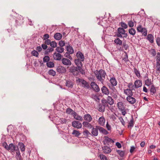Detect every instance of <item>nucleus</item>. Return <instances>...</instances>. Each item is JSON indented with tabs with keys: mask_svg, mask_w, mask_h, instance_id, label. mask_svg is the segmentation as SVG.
Wrapping results in <instances>:
<instances>
[{
	"mask_svg": "<svg viewBox=\"0 0 160 160\" xmlns=\"http://www.w3.org/2000/svg\"><path fill=\"white\" fill-rule=\"evenodd\" d=\"M120 25L122 28L124 29H126L128 28V25L124 22H121L120 23Z\"/></svg>",
	"mask_w": 160,
	"mask_h": 160,
	"instance_id": "a18cd8bd",
	"label": "nucleus"
},
{
	"mask_svg": "<svg viewBox=\"0 0 160 160\" xmlns=\"http://www.w3.org/2000/svg\"><path fill=\"white\" fill-rule=\"evenodd\" d=\"M114 42L117 44H118L121 45L122 44V41L120 40L119 38H117L114 40Z\"/></svg>",
	"mask_w": 160,
	"mask_h": 160,
	"instance_id": "79ce46f5",
	"label": "nucleus"
},
{
	"mask_svg": "<svg viewBox=\"0 0 160 160\" xmlns=\"http://www.w3.org/2000/svg\"><path fill=\"white\" fill-rule=\"evenodd\" d=\"M150 92L152 95L155 94L156 92V89L154 85H152L150 89Z\"/></svg>",
	"mask_w": 160,
	"mask_h": 160,
	"instance_id": "72a5a7b5",
	"label": "nucleus"
},
{
	"mask_svg": "<svg viewBox=\"0 0 160 160\" xmlns=\"http://www.w3.org/2000/svg\"><path fill=\"white\" fill-rule=\"evenodd\" d=\"M105 122V119L103 117H100L98 119L99 124L101 126H103Z\"/></svg>",
	"mask_w": 160,
	"mask_h": 160,
	"instance_id": "c756f323",
	"label": "nucleus"
},
{
	"mask_svg": "<svg viewBox=\"0 0 160 160\" xmlns=\"http://www.w3.org/2000/svg\"><path fill=\"white\" fill-rule=\"evenodd\" d=\"M96 128H98V130L99 132L104 135H107L108 134V132L105 129L99 126H97Z\"/></svg>",
	"mask_w": 160,
	"mask_h": 160,
	"instance_id": "aec40b11",
	"label": "nucleus"
},
{
	"mask_svg": "<svg viewBox=\"0 0 160 160\" xmlns=\"http://www.w3.org/2000/svg\"><path fill=\"white\" fill-rule=\"evenodd\" d=\"M56 71L59 74L62 73L66 72V69L63 67L59 66L57 67Z\"/></svg>",
	"mask_w": 160,
	"mask_h": 160,
	"instance_id": "f8f14e48",
	"label": "nucleus"
},
{
	"mask_svg": "<svg viewBox=\"0 0 160 160\" xmlns=\"http://www.w3.org/2000/svg\"><path fill=\"white\" fill-rule=\"evenodd\" d=\"M56 50L59 53H61L63 52L64 48L62 47H58L56 48Z\"/></svg>",
	"mask_w": 160,
	"mask_h": 160,
	"instance_id": "09e8293b",
	"label": "nucleus"
},
{
	"mask_svg": "<svg viewBox=\"0 0 160 160\" xmlns=\"http://www.w3.org/2000/svg\"><path fill=\"white\" fill-rule=\"evenodd\" d=\"M94 73L98 80L100 81L103 84L106 75V73L105 71L101 69L99 71L98 70H96Z\"/></svg>",
	"mask_w": 160,
	"mask_h": 160,
	"instance_id": "f257e3e1",
	"label": "nucleus"
},
{
	"mask_svg": "<svg viewBox=\"0 0 160 160\" xmlns=\"http://www.w3.org/2000/svg\"><path fill=\"white\" fill-rule=\"evenodd\" d=\"M98 128H96V126L95 128H93L92 129L91 132V135L94 136H97L98 134Z\"/></svg>",
	"mask_w": 160,
	"mask_h": 160,
	"instance_id": "6ab92c4d",
	"label": "nucleus"
},
{
	"mask_svg": "<svg viewBox=\"0 0 160 160\" xmlns=\"http://www.w3.org/2000/svg\"><path fill=\"white\" fill-rule=\"evenodd\" d=\"M68 45L66 47V49L68 52H66L65 56L67 58L72 60V58L71 57V56H70V54H72L74 52V50L70 46L69 43Z\"/></svg>",
	"mask_w": 160,
	"mask_h": 160,
	"instance_id": "7ed1b4c3",
	"label": "nucleus"
},
{
	"mask_svg": "<svg viewBox=\"0 0 160 160\" xmlns=\"http://www.w3.org/2000/svg\"><path fill=\"white\" fill-rule=\"evenodd\" d=\"M156 43L160 47V38L158 37L156 39Z\"/></svg>",
	"mask_w": 160,
	"mask_h": 160,
	"instance_id": "338daca9",
	"label": "nucleus"
},
{
	"mask_svg": "<svg viewBox=\"0 0 160 160\" xmlns=\"http://www.w3.org/2000/svg\"><path fill=\"white\" fill-rule=\"evenodd\" d=\"M59 44L61 47H62L65 45V43L64 41L61 40L59 41Z\"/></svg>",
	"mask_w": 160,
	"mask_h": 160,
	"instance_id": "0e129e2a",
	"label": "nucleus"
},
{
	"mask_svg": "<svg viewBox=\"0 0 160 160\" xmlns=\"http://www.w3.org/2000/svg\"><path fill=\"white\" fill-rule=\"evenodd\" d=\"M122 47L125 50H127L129 48L128 45L126 43L125 41L123 42L122 44Z\"/></svg>",
	"mask_w": 160,
	"mask_h": 160,
	"instance_id": "3c124183",
	"label": "nucleus"
},
{
	"mask_svg": "<svg viewBox=\"0 0 160 160\" xmlns=\"http://www.w3.org/2000/svg\"><path fill=\"white\" fill-rule=\"evenodd\" d=\"M125 32V31L123 28L120 27L117 30V36L118 37L122 38V35L124 34Z\"/></svg>",
	"mask_w": 160,
	"mask_h": 160,
	"instance_id": "1a4fd4ad",
	"label": "nucleus"
},
{
	"mask_svg": "<svg viewBox=\"0 0 160 160\" xmlns=\"http://www.w3.org/2000/svg\"><path fill=\"white\" fill-rule=\"evenodd\" d=\"M150 52L151 54L152 55V56H155L156 54V52L155 49H151L150 50Z\"/></svg>",
	"mask_w": 160,
	"mask_h": 160,
	"instance_id": "4d7b16f0",
	"label": "nucleus"
},
{
	"mask_svg": "<svg viewBox=\"0 0 160 160\" xmlns=\"http://www.w3.org/2000/svg\"><path fill=\"white\" fill-rule=\"evenodd\" d=\"M107 106L109 107V105H112L114 103V101L112 98L110 96H108L106 99H102Z\"/></svg>",
	"mask_w": 160,
	"mask_h": 160,
	"instance_id": "39448f33",
	"label": "nucleus"
},
{
	"mask_svg": "<svg viewBox=\"0 0 160 160\" xmlns=\"http://www.w3.org/2000/svg\"><path fill=\"white\" fill-rule=\"evenodd\" d=\"M83 118L86 122H90L92 119L91 115L89 114H85Z\"/></svg>",
	"mask_w": 160,
	"mask_h": 160,
	"instance_id": "4be33fe9",
	"label": "nucleus"
},
{
	"mask_svg": "<svg viewBox=\"0 0 160 160\" xmlns=\"http://www.w3.org/2000/svg\"><path fill=\"white\" fill-rule=\"evenodd\" d=\"M72 126L75 128H82V124L79 121H74L72 123Z\"/></svg>",
	"mask_w": 160,
	"mask_h": 160,
	"instance_id": "9d476101",
	"label": "nucleus"
},
{
	"mask_svg": "<svg viewBox=\"0 0 160 160\" xmlns=\"http://www.w3.org/2000/svg\"><path fill=\"white\" fill-rule=\"evenodd\" d=\"M31 53L32 55L36 57H38V52L35 50H33L32 51Z\"/></svg>",
	"mask_w": 160,
	"mask_h": 160,
	"instance_id": "052dcab7",
	"label": "nucleus"
},
{
	"mask_svg": "<svg viewBox=\"0 0 160 160\" xmlns=\"http://www.w3.org/2000/svg\"><path fill=\"white\" fill-rule=\"evenodd\" d=\"M134 72L136 76L139 78L141 76L138 70L135 68H134Z\"/></svg>",
	"mask_w": 160,
	"mask_h": 160,
	"instance_id": "8fccbe9b",
	"label": "nucleus"
},
{
	"mask_svg": "<svg viewBox=\"0 0 160 160\" xmlns=\"http://www.w3.org/2000/svg\"><path fill=\"white\" fill-rule=\"evenodd\" d=\"M50 45L52 48H56L57 47V43L55 41H52L51 42Z\"/></svg>",
	"mask_w": 160,
	"mask_h": 160,
	"instance_id": "864d4df0",
	"label": "nucleus"
},
{
	"mask_svg": "<svg viewBox=\"0 0 160 160\" xmlns=\"http://www.w3.org/2000/svg\"><path fill=\"white\" fill-rule=\"evenodd\" d=\"M72 134L76 137H78L80 135L81 133L79 131L74 130H73Z\"/></svg>",
	"mask_w": 160,
	"mask_h": 160,
	"instance_id": "58836bf2",
	"label": "nucleus"
},
{
	"mask_svg": "<svg viewBox=\"0 0 160 160\" xmlns=\"http://www.w3.org/2000/svg\"><path fill=\"white\" fill-rule=\"evenodd\" d=\"M67 121V120L64 118H61L59 120V122L62 124L66 123Z\"/></svg>",
	"mask_w": 160,
	"mask_h": 160,
	"instance_id": "bf43d9fd",
	"label": "nucleus"
},
{
	"mask_svg": "<svg viewBox=\"0 0 160 160\" xmlns=\"http://www.w3.org/2000/svg\"><path fill=\"white\" fill-rule=\"evenodd\" d=\"M145 84L146 85L148 86H150L151 84V79H147L145 81Z\"/></svg>",
	"mask_w": 160,
	"mask_h": 160,
	"instance_id": "de8ad7c7",
	"label": "nucleus"
},
{
	"mask_svg": "<svg viewBox=\"0 0 160 160\" xmlns=\"http://www.w3.org/2000/svg\"><path fill=\"white\" fill-rule=\"evenodd\" d=\"M75 112L73 111L72 109L70 108H68L66 109V112L68 114H71L72 115H73V114H74V112Z\"/></svg>",
	"mask_w": 160,
	"mask_h": 160,
	"instance_id": "ea45409f",
	"label": "nucleus"
},
{
	"mask_svg": "<svg viewBox=\"0 0 160 160\" xmlns=\"http://www.w3.org/2000/svg\"><path fill=\"white\" fill-rule=\"evenodd\" d=\"M62 63L65 65H70L71 64V61H62Z\"/></svg>",
	"mask_w": 160,
	"mask_h": 160,
	"instance_id": "49530a36",
	"label": "nucleus"
},
{
	"mask_svg": "<svg viewBox=\"0 0 160 160\" xmlns=\"http://www.w3.org/2000/svg\"><path fill=\"white\" fill-rule=\"evenodd\" d=\"M79 82H81L82 85V86L84 88L89 89L90 88V85L85 80L80 78H78L77 80Z\"/></svg>",
	"mask_w": 160,
	"mask_h": 160,
	"instance_id": "423d86ee",
	"label": "nucleus"
},
{
	"mask_svg": "<svg viewBox=\"0 0 160 160\" xmlns=\"http://www.w3.org/2000/svg\"><path fill=\"white\" fill-rule=\"evenodd\" d=\"M134 119L133 117L132 116V118L130 120V122L128 123V128H132L134 126Z\"/></svg>",
	"mask_w": 160,
	"mask_h": 160,
	"instance_id": "2f4dec72",
	"label": "nucleus"
},
{
	"mask_svg": "<svg viewBox=\"0 0 160 160\" xmlns=\"http://www.w3.org/2000/svg\"><path fill=\"white\" fill-rule=\"evenodd\" d=\"M83 135L87 138H88L89 135H91V134L86 129L83 131Z\"/></svg>",
	"mask_w": 160,
	"mask_h": 160,
	"instance_id": "f704fd0d",
	"label": "nucleus"
},
{
	"mask_svg": "<svg viewBox=\"0 0 160 160\" xmlns=\"http://www.w3.org/2000/svg\"><path fill=\"white\" fill-rule=\"evenodd\" d=\"M137 30L138 32H143L142 34L144 36H146L147 34V29L142 27L141 25H139L137 28Z\"/></svg>",
	"mask_w": 160,
	"mask_h": 160,
	"instance_id": "6e6552de",
	"label": "nucleus"
},
{
	"mask_svg": "<svg viewBox=\"0 0 160 160\" xmlns=\"http://www.w3.org/2000/svg\"><path fill=\"white\" fill-rule=\"evenodd\" d=\"M128 32L130 34L134 36L136 34V31L134 29L131 28L129 29Z\"/></svg>",
	"mask_w": 160,
	"mask_h": 160,
	"instance_id": "c9c22d12",
	"label": "nucleus"
},
{
	"mask_svg": "<svg viewBox=\"0 0 160 160\" xmlns=\"http://www.w3.org/2000/svg\"><path fill=\"white\" fill-rule=\"evenodd\" d=\"M21 152H24L25 150V147L24 144L22 142H19L18 144Z\"/></svg>",
	"mask_w": 160,
	"mask_h": 160,
	"instance_id": "473e14b6",
	"label": "nucleus"
},
{
	"mask_svg": "<svg viewBox=\"0 0 160 160\" xmlns=\"http://www.w3.org/2000/svg\"><path fill=\"white\" fill-rule=\"evenodd\" d=\"M134 22L132 20L129 21L128 22V24L129 27L132 28L134 26Z\"/></svg>",
	"mask_w": 160,
	"mask_h": 160,
	"instance_id": "5fc2aeb1",
	"label": "nucleus"
},
{
	"mask_svg": "<svg viewBox=\"0 0 160 160\" xmlns=\"http://www.w3.org/2000/svg\"><path fill=\"white\" fill-rule=\"evenodd\" d=\"M17 151H16V155L15 156L16 158L17 157H18L21 156L20 153V152L19 150V149H18V147H17Z\"/></svg>",
	"mask_w": 160,
	"mask_h": 160,
	"instance_id": "680f3d73",
	"label": "nucleus"
},
{
	"mask_svg": "<svg viewBox=\"0 0 160 160\" xmlns=\"http://www.w3.org/2000/svg\"><path fill=\"white\" fill-rule=\"evenodd\" d=\"M73 113V116L75 119L79 121H82L83 120L82 117L79 116L76 112H74Z\"/></svg>",
	"mask_w": 160,
	"mask_h": 160,
	"instance_id": "bb28decb",
	"label": "nucleus"
},
{
	"mask_svg": "<svg viewBox=\"0 0 160 160\" xmlns=\"http://www.w3.org/2000/svg\"><path fill=\"white\" fill-rule=\"evenodd\" d=\"M118 153L120 155V157H123L125 154V152L124 151H121V150H117V151Z\"/></svg>",
	"mask_w": 160,
	"mask_h": 160,
	"instance_id": "c03bdc74",
	"label": "nucleus"
},
{
	"mask_svg": "<svg viewBox=\"0 0 160 160\" xmlns=\"http://www.w3.org/2000/svg\"><path fill=\"white\" fill-rule=\"evenodd\" d=\"M76 56L78 59H75V60H79V59L84 60V57L83 54L81 52H78L76 54Z\"/></svg>",
	"mask_w": 160,
	"mask_h": 160,
	"instance_id": "412c9836",
	"label": "nucleus"
},
{
	"mask_svg": "<svg viewBox=\"0 0 160 160\" xmlns=\"http://www.w3.org/2000/svg\"><path fill=\"white\" fill-rule=\"evenodd\" d=\"M112 90L113 91V92L111 93V95L114 99H117L118 93L117 92V90L115 89V88L114 87L112 88Z\"/></svg>",
	"mask_w": 160,
	"mask_h": 160,
	"instance_id": "a211bd4d",
	"label": "nucleus"
},
{
	"mask_svg": "<svg viewBox=\"0 0 160 160\" xmlns=\"http://www.w3.org/2000/svg\"><path fill=\"white\" fill-rule=\"evenodd\" d=\"M62 56L61 54L59 53H54V55L53 56V57L55 60H69L68 59L66 58H63L62 60L61 58Z\"/></svg>",
	"mask_w": 160,
	"mask_h": 160,
	"instance_id": "9b49d317",
	"label": "nucleus"
},
{
	"mask_svg": "<svg viewBox=\"0 0 160 160\" xmlns=\"http://www.w3.org/2000/svg\"><path fill=\"white\" fill-rule=\"evenodd\" d=\"M2 146L4 147L6 150H7L8 148V144L5 142H4L2 143Z\"/></svg>",
	"mask_w": 160,
	"mask_h": 160,
	"instance_id": "774afa93",
	"label": "nucleus"
},
{
	"mask_svg": "<svg viewBox=\"0 0 160 160\" xmlns=\"http://www.w3.org/2000/svg\"><path fill=\"white\" fill-rule=\"evenodd\" d=\"M17 147L15 145H14L13 143H10L9 144L8 148L7 150H10L12 152H14L15 151H17Z\"/></svg>",
	"mask_w": 160,
	"mask_h": 160,
	"instance_id": "f3484780",
	"label": "nucleus"
},
{
	"mask_svg": "<svg viewBox=\"0 0 160 160\" xmlns=\"http://www.w3.org/2000/svg\"><path fill=\"white\" fill-rule=\"evenodd\" d=\"M103 152L105 153H109L111 152V149L108 146H104L102 147Z\"/></svg>",
	"mask_w": 160,
	"mask_h": 160,
	"instance_id": "5701e85b",
	"label": "nucleus"
},
{
	"mask_svg": "<svg viewBox=\"0 0 160 160\" xmlns=\"http://www.w3.org/2000/svg\"><path fill=\"white\" fill-rule=\"evenodd\" d=\"M66 85L68 88H72L73 86V84L71 81H67Z\"/></svg>",
	"mask_w": 160,
	"mask_h": 160,
	"instance_id": "e433bc0d",
	"label": "nucleus"
},
{
	"mask_svg": "<svg viewBox=\"0 0 160 160\" xmlns=\"http://www.w3.org/2000/svg\"><path fill=\"white\" fill-rule=\"evenodd\" d=\"M104 140H103V144L104 145L107 144H109V143L111 142H113V141L111 138H109L107 136H104Z\"/></svg>",
	"mask_w": 160,
	"mask_h": 160,
	"instance_id": "2eb2a0df",
	"label": "nucleus"
},
{
	"mask_svg": "<svg viewBox=\"0 0 160 160\" xmlns=\"http://www.w3.org/2000/svg\"><path fill=\"white\" fill-rule=\"evenodd\" d=\"M142 81L139 80H137L134 83L135 88H138L142 86Z\"/></svg>",
	"mask_w": 160,
	"mask_h": 160,
	"instance_id": "b1692460",
	"label": "nucleus"
},
{
	"mask_svg": "<svg viewBox=\"0 0 160 160\" xmlns=\"http://www.w3.org/2000/svg\"><path fill=\"white\" fill-rule=\"evenodd\" d=\"M74 61V62L76 65L77 66V67L80 66V67L82 68V63L81 61Z\"/></svg>",
	"mask_w": 160,
	"mask_h": 160,
	"instance_id": "37998d69",
	"label": "nucleus"
},
{
	"mask_svg": "<svg viewBox=\"0 0 160 160\" xmlns=\"http://www.w3.org/2000/svg\"><path fill=\"white\" fill-rule=\"evenodd\" d=\"M117 105L118 109L120 110L125 108L123 103L121 102H118L117 103Z\"/></svg>",
	"mask_w": 160,
	"mask_h": 160,
	"instance_id": "7c9ffc66",
	"label": "nucleus"
},
{
	"mask_svg": "<svg viewBox=\"0 0 160 160\" xmlns=\"http://www.w3.org/2000/svg\"><path fill=\"white\" fill-rule=\"evenodd\" d=\"M46 62V64L48 67L52 68L54 67V64L53 62L47 61Z\"/></svg>",
	"mask_w": 160,
	"mask_h": 160,
	"instance_id": "4c0bfd02",
	"label": "nucleus"
},
{
	"mask_svg": "<svg viewBox=\"0 0 160 160\" xmlns=\"http://www.w3.org/2000/svg\"><path fill=\"white\" fill-rule=\"evenodd\" d=\"M89 122L85 121L82 123V124L84 127L91 129L93 126L90 123H89Z\"/></svg>",
	"mask_w": 160,
	"mask_h": 160,
	"instance_id": "c85d7f7f",
	"label": "nucleus"
},
{
	"mask_svg": "<svg viewBox=\"0 0 160 160\" xmlns=\"http://www.w3.org/2000/svg\"><path fill=\"white\" fill-rule=\"evenodd\" d=\"M133 90V88L124 89V93L128 96H133V93L132 92V90Z\"/></svg>",
	"mask_w": 160,
	"mask_h": 160,
	"instance_id": "ddd939ff",
	"label": "nucleus"
},
{
	"mask_svg": "<svg viewBox=\"0 0 160 160\" xmlns=\"http://www.w3.org/2000/svg\"><path fill=\"white\" fill-rule=\"evenodd\" d=\"M48 73L50 75L54 76L56 74V72L53 69H50L48 72Z\"/></svg>",
	"mask_w": 160,
	"mask_h": 160,
	"instance_id": "a19ab883",
	"label": "nucleus"
},
{
	"mask_svg": "<svg viewBox=\"0 0 160 160\" xmlns=\"http://www.w3.org/2000/svg\"><path fill=\"white\" fill-rule=\"evenodd\" d=\"M112 86H116L117 84V81L114 77H111L109 80Z\"/></svg>",
	"mask_w": 160,
	"mask_h": 160,
	"instance_id": "393cba45",
	"label": "nucleus"
},
{
	"mask_svg": "<svg viewBox=\"0 0 160 160\" xmlns=\"http://www.w3.org/2000/svg\"><path fill=\"white\" fill-rule=\"evenodd\" d=\"M93 90L96 92H98L100 91V88L97 84L94 82H92L90 84Z\"/></svg>",
	"mask_w": 160,
	"mask_h": 160,
	"instance_id": "0eeeda50",
	"label": "nucleus"
},
{
	"mask_svg": "<svg viewBox=\"0 0 160 160\" xmlns=\"http://www.w3.org/2000/svg\"><path fill=\"white\" fill-rule=\"evenodd\" d=\"M118 119L120 120V122H121L122 125L124 126L125 122L124 121L123 118L122 117H121L119 118Z\"/></svg>",
	"mask_w": 160,
	"mask_h": 160,
	"instance_id": "e2e57ef3",
	"label": "nucleus"
},
{
	"mask_svg": "<svg viewBox=\"0 0 160 160\" xmlns=\"http://www.w3.org/2000/svg\"><path fill=\"white\" fill-rule=\"evenodd\" d=\"M102 92L107 95L109 94V91L108 88L105 86H103L101 88Z\"/></svg>",
	"mask_w": 160,
	"mask_h": 160,
	"instance_id": "dca6fc26",
	"label": "nucleus"
},
{
	"mask_svg": "<svg viewBox=\"0 0 160 160\" xmlns=\"http://www.w3.org/2000/svg\"><path fill=\"white\" fill-rule=\"evenodd\" d=\"M100 157L101 160H108L107 157L103 154L100 155Z\"/></svg>",
	"mask_w": 160,
	"mask_h": 160,
	"instance_id": "13d9d810",
	"label": "nucleus"
},
{
	"mask_svg": "<svg viewBox=\"0 0 160 160\" xmlns=\"http://www.w3.org/2000/svg\"><path fill=\"white\" fill-rule=\"evenodd\" d=\"M128 88L129 89H134V88L135 87V86L134 85H133V83L132 82H130L128 83Z\"/></svg>",
	"mask_w": 160,
	"mask_h": 160,
	"instance_id": "6e6d98bb",
	"label": "nucleus"
},
{
	"mask_svg": "<svg viewBox=\"0 0 160 160\" xmlns=\"http://www.w3.org/2000/svg\"><path fill=\"white\" fill-rule=\"evenodd\" d=\"M54 38L57 40H60L62 38V35L60 33H56L54 35Z\"/></svg>",
	"mask_w": 160,
	"mask_h": 160,
	"instance_id": "cd10ccee",
	"label": "nucleus"
},
{
	"mask_svg": "<svg viewBox=\"0 0 160 160\" xmlns=\"http://www.w3.org/2000/svg\"><path fill=\"white\" fill-rule=\"evenodd\" d=\"M82 68L79 67L72 66L69 69V72L74 76H77L78 74L79 71L81 72Z\"/></svg>",
	"mask_w": 160,
	"mask_h": 160,
	"instance_id": "f03ea898",
	"label": "nucleus"
},
{
	"mask_svg": "<svg viewBox=\"0 0 160 160\" xmlns=\"http://www.w3.org/2000/svg\"><path fill=\"white\" fill-rule=\"evenodd\" d=\"M132 96H128L126 98L127 100L131 104H133L136 102V99L132 97Z\"/></svg>",
	"mask_w": 160,
	"mask_h": 160,
	"instance_id": "4468645a",
	"label": "nucleus"
},
{
	"mask_svg": "<svg viewBox=\"0 0 160 160\" xmlns=\"http://www.w3.org/2000/svg\"><path fill=\"white\" fill-rule=\"evenodd\" d=\"M147 39L151 43H153L154 38L152 34H148V35Z\"/></svg>",
	"mask_w": 160,
	"mask_h": 160,
	"instance_id": "a878e982",
	"label": "nucleus"
},
{
	"mask_svg": "<svg viewBox=\"0 0 160 160\" xmlns=\"http://www.w3.org/2000/svg\"><path fill=\"white\" fill-rule=\"evenodd\" d=\"M160 61H157L156 67L157 68V70L160 71Z\"/></svg>",
	"mask_w": 160,
	"mask_h": 160,
	"instance_id": "603ef678",
	"label": "nucleus"
},
{
	"mask_svg": "<svg viewBox=\"0 0 160 160\" xmlns=\"http://www.w3.org/2000/svg\"><path fill=\"white\" fill-rule=\"evenodd\" d=\"M109 108V107L102 99L101 101V103H100L98 105V110L101 112H103L105 110V108Z\"/></svg>",
	"mask_w": 160,
	"mask_h": 160,
	"instance_id": "20e7f679",
	"label": "nucleus"
},
{
	"mask_svg": "<svg viewBox=\"0 0 160 160\" xmlns=\"http://www.w3.org/2000/svg\"><path fill=\"white\" fill-rule=\"evenodd\" d=\"M135 148L134 146H132L130 147V152L131 153H132L135 150Z\"/></svg>",
	"mask_w": 160,
	"mask_h": 160,
	"instance_id": "69168bd1",
	"label": "nucleus"
}]
</instances>
